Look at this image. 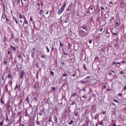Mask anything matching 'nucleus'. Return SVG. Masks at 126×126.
Here are the masks:
<instances>
[{
	"label": "nucleus",
	"mask_w": 126,
	"mask_h": 126,
	"mask_svg": "<svg viewBox=\"0 0 126 126\" xmlns=\"http://www.w3.org/2000/svg\"><path fill=\"white\" fill-rule=\"evenodd\" d=\"M46 49L47 50V53H50V49H49V47H48V46H46Z\"/></svg>",
	"instance_id": "nucleus-19"
},
{
	"label": "nucleus",
	"mask_w": 126,
	"mask_h": 126,
	"mask_svg": "<svg viewBox=\"0 0 126 126\" xmlns=\"http://www.w3.org/2000/svg\"><path fill=\"white\" fill-rule=\"evenodd\" d=\"M17 88H18V85L16 84L15 88V90H16Z\"/></svg>",
	"instance_id": "nucleus-31"
},
{
	"label": "nucleus",
	"mask_w": 126,
	"mask_h": 126,
	"mask_svg": "<svg viewBox=\"0 0 126 126\" xmlns=\"http://www.w3.org/2000/svg\"><path fill=\"white\" fill-rule=\"evenodd\" d=\"M20 23H23V21H22V20H20Z\"/></svg>",
	"instance_id": "nucleus-60"
},
{
	"label": "nucleus",
	"mask_w": 126,
	"mask_h": 126,
	"mask_svg": "<svg viewBox=\"0 0 126 126\" xmlns=\"http://www.w3.org/2000/svg\"><path fill=\"white\" fill-rule=\"evenodd\" d=\"M97 117H98V115L97 114H96L94 118L95 120H97Z\"/></svg>",
	"instance_id": "nucleus-29"
},
{
	"label": "nucleus",
	"mask_w": 126,
	"mask_h": 126,
	"mask_svg": "<svg viewBox=\"0 0 126 126\" xmlns=\"http://www.w3.org/2000/svg\"><path fill=\"white\" fill-rule=\"evenodd\" d=\"M50 74L52 75V76H55V73L54 72L52 71V70H50Z\"/></svg>",
	"instance_id": "nucleus-13"
},
{
	"label": "nucleus",
	"mask_w": 126,
	"mask_h": 126,
	"mask_svg": "<svg viewBox=\"0 0 126 126\" xmlns=\"http://www.w3.org/2000/svg\"><path fill=\"white\" fill-rule=\"evenodd\" d=\"M37 5H38V6H40V3H37Z\"/></svg>",
	"instance_id": "nucleus-63"
},
{
	"label": "nucleus",
	"mask_w": 126,
	"mask_h": 126,
	"mask_svg": "<svg viewBox=\"0 0 126 126\" xmlns=\"http://www.w3.org/2000/svg\"><path fill=\"white\" fill-rule=\"evenodd\" d=\"M23 18H24V21H27V19H26V17H25V16H24Z\"/></svg>",
	"instance_id": "nucleus-35"
},
{
	"label": "nucleus",
	"mask_w": 126,
	"mask_h": 126,
	"mask_svg": "<svg viewBox=\"0 0 126 126\" xmlns=\"http://www.w3.org/2000/svg\"><path fill=\"white\" fill-rule=\"evenodd\" d=\"M30 21H33V18L32 17H30Z\"/></svg>",
	"instance_id": "nucleus-34"
},
{
	"label": "nucleus",
	"mask_w": 126,
	"mask_h": 126,
	"mask_svg": "<svg viewBox=\"0 0 126 126\" xmlns=\"http://www.w3.org/2000/svg\"><path fill=\"white\" fill-rule=\"evenodd\" d=\"M5 117H6V119H5L6 123H7V122H9V119H8V116H7V115H6Z\"/></svg>",
	"instance_id": "nucleus-7"
},
{
	"label": "nucleus",
	"mask_w": 126,
	"mask_h": 126,
	"mask_svg": "<svg viewBox=\"0 0 126 126\" xmlns=\"http://www.w3.org/2000/svg\"><path fill=\"white\" fill-rule=\"evenodd\" d=\"M121 63H123L124 64L126 63V62H125L124 61H121Z\"/></svg>",
	"instance_id": "nucleus-45"
},
{
	"label": "nucleus",
	"mask_w": 126,
	"mask_h": 126,
	"mask_svg": "<svg viewBox=\"0 0 126 126\" xmlns=\"http://www.w3.org/2000/svg\"><path fill=\"white\" fill-rule=\"evenodd\" d=\"M101 10H105V8L103 7H101Z\"/></svg>",
	"instance_id": "nucleus-46"
},
{
	"label": "nucleus",
	"mask_w": 126,
	"mask_h": 126,
	"mask_svg": "<svg viewBox=\"0 0 126 126\" xmlns=\"http://www.w3.org/2000/svg\"><path fill=\"white\" fill-rule=\"evenodd\" d=\"M4 122V120H3L2 122L0 123V126H3V122Z\"/></svg>",
	"instance_id": "nucleus-21"
},
{
	"label": "nucleus",
	"mask_w": 126,
	"mask_h": 126,
	"mask_svg": "<svg viewBox=\"0 0 126 126\" xmlns=\"http://www.w3.org/2000/svg\"><path fill=\"white\" fill-rule=\"evenodd\" d=\"M115 25H116V26H120V23L118 22L116 23Z\"/></svg>",
	"instance_id": "nucleus-27"
},
{
	"label": "nucleus",
	"mask_w": 126,
	"mask_h": 126,
	"mask_svg": "<svg viewBox=\"0 0 126 126\" xmlns=\"http://www.w3.org/2000/svg\"><path fill=\"white\" fill-rule=\"evenodd\" d=\"M116 62H114L113 63H112V65H114V64H116Z\"/></svg>",
	"instance_id": "nucleus-59"
},
{
	"label": "nucleus",
	"mask_w": 126,
	"mask_h": 126,
	"mask_svg": "<svg viewBox=\"0 0 126 126\" xmlns=\"http://www.w3.org/2000/svg\"><path fill=\"white\" fill-rule=\"evenodd\" d=\"M8 55H10V51H8Z\"/></svg>",
	"instance_id": "nucleus-62"
},
{
	"label": "nucleus",
	"mask_w": 126,
	"mask_h": 126,
	"mask_svg": "<svg viewBox=\"0 0 126 126\" xmlns=\"http://www.w3.org/2000/svg\"><path fill=\"white\" fill-rule=\"evenodd\" d=\"M89 44H92V40H90L89 41Z\"/></svg>",
	"instance_id": "nucleus-39"
},
{
	"label": "nucleus",
	"mask_w": 126,
	"mask_h": 126,
	"mask_svg": "<svg viewBox=\"0 0 126 126\" xmlns=\"http://www.w3.org/2000/svg\"><path fill=\"white\" fill-rule=\"evenodd\" d=\"M75 96H77V94L74 93V94H72L71 95V97H75Z\"/></svg>",
	"instance_id": "nucleus-14"
},
{
	"label": "nucleus",
	"mask_w": 126,
	"mask_h": 126,
	"mask_svg": "<svg viewBox=\"0 0 126 126\" xmlns=\"http://www.w3.org/2000/svg\"><path fill=\"white\" fill-rule=\"evenodd\" d=\"M52 90H53V91H56V88H55V87H52Z\"/></svg>",
	"instance_id": "nucleus-33"
},
{
	"label": "nucleus",
	"mask_w": 126,
	"mask_h": 126,
	"mask_svg": "<svg viewBox=\"0 0 126 126\" xmlns=\"http://www.w3.org/2000/svg\"><path fill=\"white\" fill-rule=\"evenodd\" d=\"M37 126H41V123H40V122H36Z\"/></svg>",
	"instance_id": "nucleus-24"
},
{
	"label": "nucleus",
	"mask_w": 126,
	"mask_h": 126,
	"mask_svg": "<svg viewBox=\"0 0 126 126\" xmlns=\"http://www.w3.org/2000/svg\"><path fill=\"white\" fill-rule=\"evenodd\" d=\"M79 35L81 37V38H83L87 36V33H86V32L83 30H80L79 31Z\"/></svg>",
	"instance_id": "nucleus-2"
},
{
	"label": "nucleus",
	"mask_w": 126,
	"mask_h": 126,
	"mask_svg": "<svg viewBox=\"0 0 126 126\" xmlns=\"http://www.w3.org/2000/svg\"><path fill=\"white\" fill-rule=\"evenodd\" d=\"M83 66H84L85 70H87V68H86V66H85V64H83Z\"/></svg>",
	"instance_id": "nucleus-23"
},
{
	"label": "nucleus",
	"mask_w": 126,
	"mask_h": 126,
	"mask_svg": "<svg viewBox=\"0 0 126 126\" xmlns=\"http://www.w3.org/2000/svg\"><path fill=\"white\" fill-rule=\"evenodd\" d=\"M72 124H73V121L72 120H71L70 122L68 123V125H72Z\"/></svg>",
	"instance_id": "nucleus-10"
},
{
	"label": "nucleus",
	"mask_w": 126,
	"mask_h": 126,
	"mask_svg": "<svg viewBox=\"0 0 126 126\" xmlns=\"http://www.w3.org/2000/svg\"><path fill=\"white\" fill-rule=\"evenodd\" d=\"M24 24H25L26 25H27V24H28V21H24V24L23 25H24Z\"/></svg>",
	"instance_id": "nucleus-16"
},
{
	"label": "nucleus",
	"mask_w": 126,
	"mask_h": 126,
	"mask_svg": "<svg viewBox=\"0 0 126 126\" xmlns=\"http://www.w3.org/2000/svg\"><path fill=\"white\" fill-rule=\"evenodd\" d=\"M42 59H46L47 58V56L46 55H41Z\"/></svg>",
	"instance_id": "nucleus-20"
},
{
	"label": "nucleus",
	"mask_w": 126,
	"mask_h": 126,
	"mask_svg": "<svg viewBox=\"0 0 126 126\" xmlns=\"http://www.w3.org/2000/svg\"><path fill=\"white\" fill-rule=\"evenodd\" d=\"M112 126H117V125H116V123L113 124Z\"/></svg>",
	"instance_id": "nucleus-61"
},
{
	"label": "nucleus",
	"mask_w": 126,
	"mask_h": 126,
	"mask_svg": "<svg viewBox=\"0 0 126 126\" xmlns=\"http://www.w3.org/2000/svg\"><path fill=\"white\" fill-rule=\"evenodd\" d=\"M113 102H115V103H119V101L116 100V99H113Z\"/></svg>",
	"instance_id": "nucleus-28"
},
{
	"label": "nucleus",
	"mask_w": 126,
	"mask_h": 126,
	"mask_svg": "<svg viewBox=\"0 0 126 126\" xmlns=\"http://www.w3.org/2000/svg\"><path fill=\"white\" fill-rule=\"evenodd\" d=\"M111 104H112V106H116V104L114 102H112Z\"/></svg>",
	"instance_id": "nucleus-42"
},
{
	"label": "nucleus",
	"mask_w": 126,
	"mask_h": 126,
	"mask_svg": "<svg viewBox=\"0 0 126 126\" xmlns=\"http://www.w3.org/2000/svg\"><path fill=\"white\" fill-rule=\"evenodd\" d=\"M64 76H67V74H63V77H64Z\"/></svg>",
	"instance_id": "nucleus-36"
},
{
	"label": "nucleus",
	"mask_w": 126,
	"mask_h": 126,
	"mask_svg": "<svg viewBox=\"0 0 126 126\" xmlns=\"http://www.w3.org/2000/svg\"><path fill=\"white\" fill-rule=\"evenodd\" d=\"M75 104V102H74V101H73V102H72V103H71V105H74Z\"/></svg>",
	"instance_id": "nucleus-47"
},
{
	"label": "nucleus",
	"mask_w": 126,
	"mask_h": 126,
	"mask_svg": "<svg viewBox=\"0 0 126 126\" xmlns=\"http://www.w3.org/2000/svg\"><path fill=\"white\" fill-rule=\"evenodd\" d=\"M1 79H2V81H3V80H4V77H3V76H2Z\"/></svg>",
	"instance_id": "nucleus-48"
},
{
	"label": "nucleus",
	"mask_w": 126,
	"mask_h": 126,
	"mask_svg": "<svg viewBox=\"0 0 126 126\" xmlns=\"http://www.w3.org/2000/svg\"><path fill=\"white\" fill-rule=\"evenodd\" d=\"M3 64L5 65H7V61H4Z\"/></svg>",
	"instance_id": "nucleus-26"
},
{
	"label": "nucleus",
	"mask_w": 126,
	"mask_h": 126,
	"mask_svg": "<svg viewBox=\"0 0 126 126\" xmlns=\"http://www.w3.org/2000/svg\"><path fill=\"white\" fill-rule=\"evenodd\" d=\"M113 34L114 35V36H117V33L116 32L113 33Z\"/></svg>",
	"instance_id": "nucleus-49"
},
{
	"label": "nucleus",
	"mask_w": 126,
	"mask_h": 126,
	"mask_svg": "<svg viewBox=\"0 0 126 126\" xmlns=\"http://www.w3.org/2000/svg\"><path fill=\"white\" fill-rule=\"evenodd\" d=\"M10 47L13 49V51H16V48L14 47L12 45H10Z\"/></svg>",
	"instance_id": "nucleus-11"
},
{
	"label": "nucleus",
	"mask_w": 126,
	"mask_h": 126,
	"mask_svg": "<svg viewBox=\"0 0 126 126\" xmlns=\"http://www.w3.org/2000/svg\"><path fill=\"white\" fill-rule=\"evenodd\" d=\"M81 28H83V29H84V30H85V29H86V28L83 26H82Z\"/></svg>",
	"instance_id": "nucleus-53"
},
{
	"label": "nucleus",
	"mask_w": 126,
	"mask_h": 126,
	"mask_svg": "<svg viewBox=\"0 0 126 126\" xmlns=\"http://www.w3.org/2000/svg\"><path fill=\"white\" fill-rule=\"evenodd\" d=\"M106 34H110V32H108V31H107L106 32Z\"/></svg>",
	"instance_id": "nucleus-58"
},
{
	"label": "nucleus",
	"mask_w": 126,
	"mask_h": 126,
	"mask_svg": "<svg viewBox=\"0 0 126 126\" xmlns=\"http://www.w3.org/2000/svg\"><path fill=\"white\" fill-rule=\"evenodd\" d=\"M33 99L34 100H35V101H38V100L37 99V97H33Z\"/></svg>",
	"instance_id": "nucleus-40"
},
{
	"label": "nucleus",
	"mask_w": 126,
	"mask_h": 126,
	"mask_svg": "<svg viewBox=\"0 0 126 126\" xmlns=\"http://www.w3.org/2000/svg\"><path fill=\"white\" fill-rule=\"evenodd\" d=\"M43 10H40V12H39V13H40V14H43Z\"/></svg>",
	"instance_id": "nucleus-32"
},
{
	"label": "nucleus",
	"mask_w": 126,
	"mask_h": 126,
	"mask_svg": "<svg viewBox=\"0 0 126 126\" xmlns=\"http://www.w3.org/2000/svg\"><path fill=\"white\" fill-rule=\"evenodd\" d=\"M23 76H24V72L23 71H22L20 73V79H22V78H23Z\"/></svg>",
	"instance_id": "nucleus-5"
},
{
	"label": "nucleus",
	"mask_w": 126,
	"mask_h": 126,
	"mask_svg": "<svg viewBox=\"0 0 126 126\" xmlns=\"http://www.w3.org/2000/svg\"><path fill=\"white\" fill-rule=\"evenodd\" d=\"M15 21L16 24H18V21H17V20H15Z\"/></svg>",
	"instance_id": "nucleus-50"
},
{
	"label": "nucleus",
	"mask_w": 126,
	"mask_h": 126,
	"mask_svg": "<svg viewBox=\"0 0 126 126\" xmlns=\"http://www.w3.org/2000/svg\"><path fill=\"white\" fill-rule=\"evenodd\" d=\"M64 23H67V19H65V20L64 21Z\"/></svg>",
	"instance_id": "nucleus-41"
},
{
	"label": "nucleus",
	"mask_w": 126,
	"mask_h": 126,
	"mask_svg": "<svg viewBox=\"0 0 126 126\" xmlns=\"http://www.w3.org/2000/svg\"><path fill=\"white\" fill-rule=\"evenodd\" d=\"M60 46H61L62 47H63V44H62V42H60Z\"/></svg>",
	"instance_id": "nucleus-44"
},
{
	"label": "nucleus",
	"mask_w": 126,
	"mask_h": 126,
	"mask_svg": "<svg viewBox=\"0 0 126 126\" xmlns=\"http://www.w3.org/2000/svg\"><path fill=\"white\" fill-rule=\"evenodd\" d=\"M18 59H23V57H22V56H21V55H18Z\"/></svg>",
	"instance_id": "nucleus-18"
},
{
	"label": "nucleus",
	"mask_w": 126,
	"mask_h": 126,
	"mask_svg": "<svg viewBox=\"0 0 126 126\" xmlns=\"http://www.w3.org/2000/svg\"><path fill=\"white\" fill-rule=\"evenodd\" d=\"M7 18V17H6V15H5V14L3 13L2 14V16H1V18L2 21V19L3 20H5Z\"/></svg>",
	"instance_id": "nucleus-4"
},
{
	"label": "nucleus",
	"mask_w": 126,
	"mask_h": 126,
	"mask_svg": "<svg viewBox=\"0 0 126 126\" xmlns=\"http://www.w3.org/2000/svg\"><path fill=\"white\" fill-rule=\"evenodd\" d=\"M21 2L23 6H25V5H24V3H23V1H22V0H21Z\"/></svg>",
	"instance_id": "nucleus-37"
},
{
	"label": "nucleus",
	"mask_w": 126,
	"mask_h": 126,
	"mask_svg": "<svg viewBox=\"0 0 126 126\" xmlns=\"http://www.w3.org/2000/svg\"><path fill=\"white\" fill-rule=\"evenodd\" d=\"M103 87L104 89H106V88H107V86H103Z\"/></svg>",
	"instance_id": "nucleus-54"
},
{
	"label": "nucleus",
	"mask_w": 126,
	"mask_h": 126,
	"mask_svg": "<svg viewBox=\"0 0 126 126\" xmlns=\"http://www.w3.org/2000/svg\"><path fill=\"white\" fill-rule=\"evenodd\" d=\"M74 114L75 115V117H77V116H78V112L74 113Z\"/></svg>",
	"instance_id": "nucleus-25"
},
{
	"label": "nucleus",
	"mask_w": 126,
	"mask_h": 126,
	"mask_svg": "<svg viewBox=\"0 0 126 126\" xmlns=\"http://www.w3.org/2000/svg\"><path fill=\"white\" fill-rule=\"evenodd\" d=\"M124 89H125V90H126V86L124 87Z\"/></svg>",
	"instance_id": "nucleus-64"
},
{
	"label": "nucleus",
	"mask_w": 126,
	"mask_h": 126,
	"mask_svg": "<svg viewBox=\"0 0 126 126\" xmlns=\"http://www.w3.org/2000/svg\"><path fill=\"white\" fill-rule=\"evenodd\" d=\"M36 51V48H32V52H31V54H32V58H35V51Z\"/></svg>",
	"instance_id": "nucleus-3"
},
{
	"label": "nucleus",
	"mask_w": 126,
	"mask_h": 126,
	"mask_svg": "<svg viewBox=\"0 0 126 126\" xmlns=\"http://www.w3.org/2000/svg\"><path fill=\"white\" fill-rule=\"evenodd\" d=\"M120 74H125V72H124V71H121L120 72Z\"/></svg>",
	"instance_id": "nucleus-30"
},
{
	"label": "nucleus",
	"mask_w": 126,
	"mask_h": 126,
	"mask_svg": "<svg viewBox=\"0 0 126 126\" xmlns=\"http://www.w3.org/2000/svg\"><path fill=\"white\" fill-rule=\"evenodd\" d=\"M121 4H123V5H124V4H125V1H121Z\"/></svg>",
	"instance_id": "nucleus-38"
},
{
	"label": "nucleus",
	"mask_w": 126,
	"mask_h": 126,
	"mask_svg": "<svg viewBox=\"0 0 126 126\" xmlns=\"http://www.w3.org/2000/svg\"><path fill=\"white\" fill-rule=\"evenodd\" d=\"M65 6H66V1L64 3V4L62 5L59 10L58 11V15H61L63 12V10L65 8Z\"/></svg>",
	"instance_id": "nucleus-1"
},
{
	"label": "nucleus",
	"mask_w": 126,
	"mask_h": 126,
	"mask_svg": "<svg viewBox=\"0 0 126 126\" xmlns=\"http://www.w3.org/2000/svg\"><path fill=\"white\" fill-rule=\"evenodd\" d=\"M0 103L1 104H4V101H3V99H2V98H0Z\"/></svg>",
	"instance_id": "nucleus-17"
},
{
	"label": "nucleus",
	"mask_w": 126,
	"mask_h": 126,
	"mask_svg": "<svg viewBox=\"0 0 126 126\" xmlns=\"http://www.w3.org/2000/svg\"><path fill=\"white\" fill-rule=\"evenodd\" d=\"M26 101H27L28 103H30V101L29 100V97H27V98H26Z\"/></svg>",
	"instance_id": "nucleus-15"
},
{
	"label": "nucleus",
	"mask_w": 126,
	"mask_h": 126,
	"mask_svg": "<svg viewBox=\"0 0 126 126\" xmlns=\"http://www.w3.org/2000/svg\"><path fill=\"white\" fill-rule=\"evenodd\" d=\"M98 125H100V126H103L104 122H103L102 121H101V122H98Z\"/></svg>",
	"instance_id": "nucleus-9"
},
{
	"label": "nucleus",
	"mask_w": 126,
	"mask_h": 126,
	"mask_svg": "<svg viewBox=\"0 0 126 126\" xmlns=\"http://www.w3.org/2000/svg\"><path fill=\"white\" fill-rule=\"evenodd\" d=\"M7 77H8V79H10V78H12V75H11V74H9L7 75Z\"/></svg>",
	"instance_id": "nucleus-8"
},
{
	"label": "nucleus",
	"mask_w": 126,
	"mask_h": 126,
	"mask_svg": "<svg viewBox=\"0 0 126 126\" xmlns=\"http://www.w3.org/2000/svg\"><path fill=\"white\" fill-rule=\"evenodd\" d=\"M87 78H89L90 79V78H91V77L89 76H87L86 78V79H87Z\"/></svg>",
	"instance_id": "nucleus-52"
},
{
	"label": "nucleus",
	"mask_w": 126,
	"mask_h": 126,
	"mask_svg": "<svg viewBox=\"0 0 126 126\" xmlns=\"http://www.w3.org/2000/svg\"><path fill=\"white\" fill-rule=\"evenodd\" d=\"M12 79L8 81V84H10L11 87H12V83H13V81H12Z\"/></svg>",
	"instance_id": "nucleus-6"
},
{
	"label": "nucleus",
	"mask_w": 126,
	"mask_h": 126,
	"mask_svg": "<svg viewBox=\"0 0 126 126\" xmlns=\"http://www.w3.org/2000/svg\"><path fill=\"white\" fill-rule=\"evenodd\" d=\"M103 28H101V29H100V32H102V31H103Z\"/></svg>",
	"instance_id": "nucleus-51"
},
{
	"label": "nucleus",
	"mask_w": 126,
	"mask_h": 126,
	"mask_svg": "<svg viewBox=\"0 0 126 126\" xmlns=\"http://www.w3.org/2000/svg\"><path fill=\"white\" fill-rule=\"evenodd\" d=\"M18 3H20V0H17Z\"/></svg>",
	"instance_id": "nucleus-57"
},
{
	"label": "nucleus",
	"mask_w": 126,
	"mask_h": 126,
	"mask_svg": "<svg viewBox=\"0 0 126 126\" xmlns=\"http://www.w3.org/2000/svg\"><path fill=\"white\" fill-rule=\"evenodd\" d=\"M6 22H9V20H8V19H7V18H6Z\"/></svg>",
	"instance_id": "nucleus-43"
},
{
	"label": "nucleus",
	"mask_w": 126,
	"mask_h": 126,
	"mask_svg": "<svg viewBox=\"0 0 126 126\" xmlns=\"http://www.w3.org/2000/svg\"><path fill=\"white\" fill-rule=\"evenodd\" d=\"M106 113H107V111H103L102 112V114H103V115H105V114H106Z\"/></svg>",
	"instance_id": "nucleus-56"
},
{
	"label": "nucleus",
	"mask_w": 126,
	"mask_h": 126,
	"mask_svg": "<svg viewBox=\"0 0 126 126\" xmlns=\"http://www.w3.org/2000/svg\"><path fill=\"white\" fill-rule=\"evenodd\" d=\"M33 88H37V86L34 85L33 86Z\"/></svg>",
	"instance_id": "nucleus-55"
},
{
	"label": "nucleus",
	"mask_w": 126,
	"mask_h": 126,
	"mask_svg": "<svg viewBox=\"0 0 126 126\" xmlns=\"http://www.w3.org/2000/svg\"><path fill=\"white\" fill-rule=\"evenodd\" d=\"M24 17V16H23V15H22V14H20V15H19L20 19H23Z\"/></svg>",
	"instance_id": "nucleus-12"
},
{
	"label": "nucleus",
	"mask_w": 126,
	"mask_h": 126,
	"mask_svg": "<svg viewBox=\"0 0 126 126\" xmlns=\"http://www.w3.org/2000/svg\"><path fill=\"white\" fill-rule=\"evenodd\" d=\"M80 83H81L82 84H86V82H84L83 81H80Z\"/></svg>",
	"instance_id": "nucleus-22"
}]
</instances>
